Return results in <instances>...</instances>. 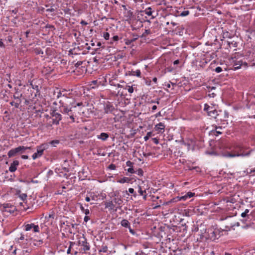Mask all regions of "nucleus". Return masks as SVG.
Instances as JSON below:
<instances>
[{"label":"nucleus","instance_id":"f257e3e1","mask_svg":"<svg viewBox=\"0 0 255 255\" xmlns=\"http://www.w3.org/2000/svg\"><path fill=\"white\" fill-rule=\"evenodd\" d=\"M57 98L60 99L59 103L60 105L59 107L60 112L64 115H66L69 117L73 122H75V118L73 114L72 108H76V106L71 105L69 108V104H72L70 101L72 99L64 95H62L61 92H58Z\"/></svg>","mask_w":255,"mask_h":255},{"label":"nucleus","instance_id":"f03ea898","mask_svg":"<svg viewBox=\"0 0 255 255\" xmlns=\"http://www.w3.org/2000/svg\"><path fill=\"white\" fill-rule=\"evenodd\" d=\"M245 147L243 146L240 145L238 147V151H236L234 153H232L229 152H223L221 151L219 153V154L223 156L227 157H234L237 156H247L250 154L251 152L254 150H249L248 151H245Z\"/></svg>","mask_w":255,"mask_h":255},{"label":"nucleus","instance_id":"7ed1b4c3","mask_svg":"<svg viewBox=\"0 0 255 255\" xmlns=\"http://www.w3.org/2000/svg\"><path fill=\"white\" fill-rule=\"evenodd\" d=\"M30 147L19 146L17 147L12 148L8 151L7 155L9 157H13L18 154H22L25 152V150L30 149Z\"/></svg>","mask_w":255,"mask_h":255},{"label":"nucleus","instance_id":"20e7f679","mask_svg":"<svg viewBox=\"0 0 255 255\" xmlns=\"http://www.w3.org/2000/svg\"><path fill=\"white\" fill-rule=\"evenodd\" d=\"M48 145L47 143L42 144L40 145L37 146V151L32 155V159L35 160V159L41 157L43 153V151L48 148Z\"/></svg>","mask_w":255,"mask_h":255},{"label":"nucleus","instance_id":"39448f33","mask_svg":"<svg viewBox=\"0 0 255 255\" xmlns=\"http://www.w3.org/2000/svg\"><path fill=\"white\" fill-rule=\"evenodd\" d=\"M232 63L234 70H237L242 67L246 68L247 66L246 62H243L242 60H239L238 59H233Z\"/></svg>","mask_w":255,"mask_h":255},{"label":"nucleus","instance_id":"423d86ee","mask_svg":"<svg viewBox=\"0 0 255 255\" xmlns=\"http://www.w3.org/2000/svg\"><path fill=\"white\" fill-rule=\"evenodd\" d=\"M50 115L53 117V124L58 125L59 124V122L62 119L61 115L57 113L56 110H53L50 113Z\"/></svg>","mask_w":255,"mask_h":255},{"label":"nucleus","instance_id":"0eeeda50","mask_svg":"<svg viewBox=\"0 0 255 255\" xmlns=\"http://www.w3.org/2000/svg\"><path fill=\"white\" fill-rule=\"evenodd\" d=\"M24 230L26 231L31 230L34 233H38L40 232L39 226L33 223L24 224Z\"/></svg>","mask_w":255,"mask_h":255},{"label":"nucleus","instance_id":"6e6552de","mask_svg":"<svg viewBox=\"0 0 255 255\" xmlns=\"http://www.w3.org/2000/svg\"><path fill=\"white\" fill-rule=\"evenodd\" d=\"M195 142V140L193 138H187L183 139L182 140V144L186 145L188 149L194 148Z\"/></svg>","mask_w":255,"mask_h":255},{"label":"nucleus","instance_id":"1a4fd4ad","mask_svg":"<svg viewBox=\"0 0 255 255\" xmlns=\"http://www.w3.org/2000/svg\"><path fill=\"white\" fill-rule=\"evenodd\" d=\"M78 244L79 246L82 247V251H83L84 253H86L90 250V245L87 243V240L84 237L82 238V239H81L79 241Z\"/></svg>","mask_w":255,"mask_h":255},{"label":"nucleus","instance_id":"9d476101","mask_svg":"<svg viewBox=\"0 0 255 255\" xmlns=\"http://www.w3.org/2000/svg\"><path fill=\"white\" fill-rule=\"evenodd\" d=\"M19 165V161L18 160H14L10 164L9 167V171L10 172H15L16 169L18 165Z\"/></svg>","mask_w":255,"mask_h":255},{"label":"nucleus","instance_id":"9b49d317","mask_svg":"<svg viewBox=\"0 0 255 255\" xmlns=\"http://www.w3.org/2000/svg\"><path fill=\"white\" fill-rule=\"evenodd\" d=\"M165 125L162 123H159L155 126V130L158 132L162 133L164 131Z\"/></svg>","mask_w":255,"mask_h":255},{"label":"nucleus","instance_id":"f8f14e48","mask_svg":"<svg viewBox=\"0 0 255 255\" xmlns=\"http://www.w3.org/2000/svg\"><path fill=\"white\" fill-rule=\"evenodd\" d=\"M109 136V134L105 132H102L100 135L97 136L98 139H101L103 141L106 140Z\"/></svg>","mask_w":255,"mask_h":255},{"label":"nucleus","instance_id":"ddd939ff","mask_svg":"<svg viewBox=\"0 0 255 255\" xmlns=\"http://www.w3.org/2000/svg\"><path fill=\"white\" fill-rule=\"evenodd\" d=\"M30 85L33 89L36 90V93L35 94V97H36L37 95H39L40 91H39V86L35 84H33L32 83H31L30 84Z\"/></svg>","mask_w":255,"mask_h":255},{"label":"nucleus","instance_id":"4468645a","mask_svg":"<svg viewBox=\"0 0 255 255\" xmlns=\"http://www.w3.org/2000/svg\"><path fill=\"white\" fill-rule=\"evenodd\" d=\"M214 110V107H211L207 104H205L204 106V110L207 113V114L209 113L210 111H212Z\"/></svg>","mask_w":255,"mask_h":255},{"label":"nucleus","instance_id":"2eb2a0df","mask_svg":"<svg viewBox=\"0 0 255 255\" xmlns=\"http://www.w3.org/2000/svg\"><path fill=\"white\" fill-rule=\"evenodd\" d=\"M121 224L123 227L125 228H129L130 227L129 222L126 219L122 220Z\"/></svg>","mask_w":255,"mask_h":255},{"label":"nucleus","instance_id":"dca6fc26","mask_svg":"<svg viewBox=\"0 0 255 255\" xmlns=\"http://www.w3.org/2000/svg\"><path fill=\"white\" fill-rule=\"evenodd\" d=\"M208 115L211 118H216L217 116H218V111L214 109L212 111H210Z\"/></svg>","mask_w":255,"mask_h":255},{"label":"nucleus","instance_id":"f3484780","mask_svg":"<svg viewBox=\"0 0 255 255\" xmlns=\"http://www.w3.org/2000/svg\"><path fill=\"white\" fill-rule=\"evenodd\" d=\"M130 179L127 177H124L118 181V182L120 183H129Z\"/></svg>","mask_w":255,"mask_h":255},{"label":"nucleus","instance_id":"a211bd4d","mask_svg":"<svg viewBox=\"0 0 255 255\" xmlns=\"http://www.w3.org/2000/svg\"><path fill=\"white\" fill-rule=\"evenodd\" d=\"M114 202L118 205L122 204L123 201L121 197H117L114 199Z\"/></svg>","mask_w":255,"mask_h":255},{"label":"nucleus","instance_id":"6ab92c4d","mask_svg":"<svg viewBox=\"0 0 255 255\" xmlns=\"http://www.w3.org/2000/svg\"><path fill=\"white\" fill-rule=\"evenodd\" d=\"M144 13L148 16H151L152 15V13L153 11L152 10V8L151 7H148L144 9L143 11Z\"/></svg>","mask_w":255,"mask_h":255},{"label":"nucleus","instance_id":"aec40b11","mask_svg":"<svg viewBox=\"0 0 255 255\" xmlns=\"http://www.w3.org/2000/svg\"><path fill=\"white\" fill-rule=\"evenodd\" d=\"M18 197L20 199V200L23 202L26 201L27 200V196L25 193L19 194Z\"/></svg>","mask_w":255,"mask_h":255},{"label":"nucleus","instance_id":"412c9836","mask_svg":"<svg viewBox=\"0 0 255 255\" xmlns=\"http://www.w3.org/2000/svg\"><path fill=\"white\" fill-rule=\"evenodd\" d=\"M131 75L132 76H136L138 77H140V75H141L140 70L139 69H137L135 71H131Z\"/></svg>","mask_w":255,"mask_h":255},{"label":"nucleus","instance_id":"4be33fe9","mask_svg":"<svg viewBox=\"0 0 255 255\" xmlns=\"http://www.w3.org/2000/svg\"><path fill=\"white\" fill-rule=\"evenodd\" d=\"M241 217L244 218L243 220H241L242 222L246 223V222L247 221V219L249 218L247 214H246V213L243 212L241 214Z\"/></svg>","mask_w":255,"mask_h":255},{"label":"nucleus","instance_id":"5701e85b","mask_svg":"<svg viewBox=\"0 0 255 255\" xmlns=\"http://www.w3.org/2000/svg\"><path fill=\"white\" fill-rule=\"evenodd\" d=\"M152 132H151V131L148 132L146 133V135L144 136V137H143L144 140L145 141H147L149 139V137L152 136Z\"/></svg>","mask_w":255,"mask_h":255},{"label":"nucleus","instance_id":"b1692460","mask_svg":"<svg viewBox=\"0 0 255 255\" xmlns=\"http://www.w3.org/2000/svg\"><path fill=\"white\" fill-rule=\"evenodd\" d=\"M126 88H127L126 89L128 90V92L129 93L131 94V93H132L133 92L134 90H133V88L132 87V86H130L126 85Z\"/></svg>","mask_w":255,"mask_h":255},{"label":"nucleus","instance_id":"393cba45","mask_svg":"<svg viewBox=\"0 0 255 255\" xmlns=\"http://www.w3.org/2000/svg\"><path fill=\"white\" fill-rule=\"evenodd\" d=\"M189 14V10H184L182 11L180 14L179 15L181 16H187Z\"/></svg>","mask_w":255,"mask_h":255},{"label":"nucleus","instance_id":"a878e982","mask_svg":"<svg viewBox=\"0 0 255 255\" xmlns=\"http://www.w3.org/2000/svg\"><path fill=\"white\" fill-rule=\"evenodd\" d=\"M119 40V37L118 36V35H115L114 36L112 39H111V44H113L114 43V42H117L118 41V40Z\"/></svg>","mask_w":255,"mask_h":255},{"label":"nucleus","instance_id":"bb28decb","mask_svg":"<svg viewBox=\"0 0 255 255\" xmlns=\"http://www.w3.org/2000/svg\"><path fill=\"white\" fill-rule=\"evenodd\" d=\"M255 172V169L253 170H250V171L249 172L248 170L247 171H244L243 173L242 174L243 176L247 175L248 174H251L252 172Z\"/></svg>","mask_w":255,"mask_h":255},{"label":"nucleus","instance_id":"cd10ccee","mask_svg":"<svg viewBox=\"0 0 255 255\" xmlns=\"http://www.w3.org/2000/svg\"><path fill=\"white\" fill-rule=\"evenodd\" d=\"M49 143L53 145V146H56V144H58L59 143V140H53L51 141Z\"/></svg>","mask_w":255,"mask_h":255},{"label":"nucleus","instance_id":"c85d7f7f","mask_svg":"<svg viewBox=\"0 0 255 255\" xmlns=\"http://www.w3.org/2000/svg\"><path fill=\"white\" fill-rule=\"evenodd\" d=\"M20 101H19L18 102H15L14 101H12L10 103V104L11 105V106H14L15 108H18L19 106V104H20Z\"/></svg>","mask_w":255,"mask_h":255},{"label":"nucleus","instance_id":"c756f323","mask_svg":"<svg viewBox=\"0 0 255 255\" xmlns=\"http://www.w3.org/2000/svg\"><path fill=\"white\" fill-rule=\"evenodd\" d=\"M134 173L139 176H142L143 174V172L141 169H138L137 171H135Z\"/></svg>","mask_w":255,"mask_h":255},{"label":"nucleus","instance_id":"7c9ffc66","mask_svg":"<svg viewBox=\"0 0 255 255\" xmlns=\"http://www.w3.org/2000/svg\"><path fill=\"white\" fill-rule=\"evenodd\" d=\"M103 36L106 40H108L110 38V34L108 32H104Z\"/></svg>","mask_w":255,"mask_h":255},{"label":"nucleus","instance_id":"2f4dec72","mask_svg":"<svg viewBox=\"0 0 255 255\" xmlns=\"http://www.w3.org/2000/svg\"><path fill=\"white\" fill-rule=\"evenodd\" d=\"M138 192L139 193L140 195L142 196V195H143V193H145V191L142 190L141 189V187L140 186H139Z\"/></svg>","mask_w":255,"mask_h":255},{"label":"nucleus","instance_id":"473e14b6","mask_svg":"<svg viewBox=\"0 0 255 255\" xmlns=\"http://www.w3.org/2000/svg\"><path fill=\"white\" fill-rule=\"evenodd\" d=\"M150 33V30L149 29H145L144 32L143 33L142 36L145 37Z\"/></svg>","mask_w":255,"mask_h":255},{"label":"nucleus","instance_id":"72a5a7b5","mask_svg":"<svg viewBox=\"0 0 255 255\" xmlns=\"http://www.w3.org/2000/svg\"><path fill=\"white\" fill-rule=\"evenodd\" d=\"M35 243H34V245L36 246H40L43 243V241L41 240H35Z\"/></svg>","mask_w":255,"mask_h":255},{"label":"nucleus","instance_id":"f704fd0d","mask_svg":"<svg viewBox=\"0 0 255 255\" xmlns=\"http://www.w3.org/2000/svg\"><path fill=\"white\" fill-rule=\"evenodd\" d=\"M194 194H195L194 193H192V192H188V193H187L186 194V195L187 196V198L188 199L194 196Z\"/></svg>","mask_w":255,"mask_h":255},{"label":"nucleus","instance_id":"c9c22d12","mask_svg":"<svg viewBox=\"0 0 255 255\" xmlns=\"http://www.w3.org/2000/svg\"><path fill=\"white\" fill-rule=\"evenodd\" d=\"M128 192L131 193V194H132L135 197L136 196V194H135V192H134V190L133 188H129L128 189Z\"/></svg>","mask_w":255,"mask_h":255},{"label":"nucleus","instance_id":"e433bc0d","mask_svg":"<svg viewBox=\"0 0 255 255\" xmlns=\"http://www.w3.org/2000/svg\"><path fill=\"white\" fill-rule=\"evenodd\" d=\"M128 172L130 173H134L135 172L134 170L132 168V167H129L127 169Z\"/></svg>","mask_w":255,"mask_h":255},{"label":"nucleus","instance_id":"4c0bfd02","mask_svg":"<svg viewBox=\"0 0 255 255\" xmlns=\"http://www.w3.org/2000/svg\"><path fill=\"white\" fill-rule=\"evenodd\" d=\"M188 199V198H187V196H186V194L185 195H184V196H181V197H179V200L185 201V200H186Z\"/></svg>","mask_w":255,"mask_h":255},{"label":"nucleus","instance_id":"58836bf2","mask_svg":"<svg viewBox=\"0 0 255 255\" xmlns=\"http://www.w3.org/2000/svg\"><path fill=\"white\" fill-rule=\"evenodd\" d=\"M215 71L217 73H220V72H221L222 71V68L221 67H217L215 69Z\"/></svg>","mask_w":255,"mask_h":255},{"label":"nucleus","instance_id":"ea45409f","mask_svg":"<svg viewBox=\"0 0 255 255\" xmlns=\"http://www.w3.org/2000/svg\"><path fill=\"white\" fill-rule=\"evenodd\" d=\"M234 226V225H231L230 226H226L225 229L223 230L226 231H230L231 230V228H233Z\"/></svg>","mask_w":255,"mask_h":255},{"label":"nucleus","instance_id":"a19ab883","mask_svg":"<svg viewBox=\"0 0 255 255\" xmlns=\"http://www.w3.org/2000/svg\"><path fill=\"white\" fill-rule=\"evenodd\" d=\"M73 244V243L72 242H70V247H69V248L68 249L67 251V253L68 254H70V253H71V248L72 247V245Z\"/></svg>","mask_w":255,"mask_h":255},{"label":"nucleus","instance_id":"79ce46f5","mask_svg":"<svg viewBox=\"0 0 255 255\" xmlns=\"http://www.w3.org/2000/svg\"><path fill=\"white\" fill-rule=\"evenodd\" d=\"M114 86L117 87L118 88H123L125 89H127V88H126V86L125 87L124 85H121L120 84H117V85H114Z\"/></svg>","mask_w":255,"mask_h":255},{"label":"nucleus","instance_id":"37998d69","mask_svg":"<svg viewBox=\"0 0 255 255\" xmlns=\"http://www.w3.org/2000/svg\"><path fill=\"white\" fill-rule=\"evenodd\" d=\"M128 229H129V232H130V234H131L132 235H136V233H135V232L133 230L131 229V228H130V227L128 228Z\"/></svg>","mask_w":255,"mask_h":255},{"label":"nucleus","instance_id":"c03bdc74","mask_svg":"<svg viewBox=\"0 0 255 255\" xmlns=\"http://www.w3.org/2000/svg\"><path fill=\"white\" fill-rule=\"evenodd\" d=\"M132 162H131V161H128L127 162H126V165L128 166H129V167H132Z\"/></svg>","mask_w":255,"mask_h":255},{"label":"nucleus","instance_id":"a18cd8bd","mask_svg":"<svg viewBox=\"0 0 255 255\" xmlns=\"http://www.w3.org/2000/svg\"><path fill=\"white\" fill-rule=\"evenodd\" d=\"M46 11L47 12H53L55 11V9L53 8H47L46 10Z\"/></svg>","mask_w":255,"mask_h":255},{"label":"nucleus","instance_id":"49530a36","mask_svg":"<svg viewBox=\"0 0 255 255\" xmlns=\"http://www.w3.org/2000/svg\"><path fill=\"white\" fill-rule=\"evenodd\" d=\"M90 220V218L89 216H85L84 218V222H85L86 223L89 220Z\"/></svg>","mask_w":255,"mask_h":255},{"label":"nucleus","instance_id":"de8ad7c7","mask_svg":"<svg viewBox=\"0 0 255 255\" xmlns=\"http://www.w3.org/2000/svg\"><path fill=\"white\" fill-rule=\"evenodd\" d=\"M109 168L111 169L114 170L116 168V166L114 164H111L109 165Z\"/></svg>","mask_w":255,"mask_h":255},{"label":"nucleus","instance_id":"09e8293b","mask_svg":"<svg viewBox=\"0 0 255 255\" xmlns=\"http://www.w3.org/2000/svg\"><path fill=\"white\" fill-rule=\"evenodd\" d=\"M87 216V215L89 214H90V211L89 209H86L85 210H84V211L83 212Z\"/></svg>","mask_w":255,"mask_h":255},{"label":"nucleus","instance_id":"8fccbe9b","mask_svg":"<svg viewBox=\"0 0 255 255\" xmlns=\"http://www.w3.org/2000/svg\"><path fill=\"white\" fill-rule=\"evenodd\" d=\"M0 47H3V48L5 47V45L1 39L0 40Z\"/></svg>","mask_w":255,"mask_h":255},{"label":"nucleus","instance_id":"3c124183","mask_svg":"<svg viewBox=\"0 0 255 255\" xmlns=\"http://www.w3.org/2000/svg\"><path fill=\"white\" fill-rule=\"evenodd\" d=\"M21 158L23 159H27L28 158V156L26 155H22L21 156Z\"/></svg>","mask_w":255,"mask_h":255},{"label":"nucleus","instance_id":"603ef678","mask_svg":"<svg viewBox=\"0 0 255 255\" xmlns=\"http://www.w3.org/2000/svg\"><path fill=\"white\" fill-rule=\"evenodd\" d=\"M80 209L82 212L86 210L82 204H80Z\"/></svg>","mask_w":255,"mask_h":255},{"label":"nucleus","instance_id":"864d4df0","mask_svg":"<svg viewBox=\"0 0 255 255\" xmlns=\"http://www.w3.org/2000/svg\"><path fill=\"white\" fill-rule=\"evenodd\" d=\"M80 23L82 24V25H87L88 23L87 22H86L84 20H82L80 22Z\"/></svg>","mask_w":255,"mask_h":255},{"label":"nucleus","instance_id":"5fc2aeb1","mask_svg":"<svg viewBox=\"0 0 255 255\" xmlns=\"http://www.w3.org/2000/svg\"><path fill=\"white\" fill-rule=\"evenodd\" d=\"M153 142H154L155 144H158V139H157V138H154L153 139Z\"/></svg>","mask_w":255,"mask_h":255},{"label":"nucleus","instance_id":"6e6d98bb","mask_svg":"<svg viewBox=\"0 0 255 255\" xmlns=\"http://www.w3.org/2000/svg\"><path fill=\"white\" fill-rule=\"evenodd\" d=\"M228 117V113L226 111H225L224 112V118H227Z\"/></svg>","mask_w":255,"mask_h":255},{"label":"nucleus","instance_id":"4d7b16f0","mask_svg":"<svg viewBox=\"0 0 255 255\" xmlns=\"http://www.w3.org/2000/svg\"><path fill=\"white\" fill-rule=\"evenodd\" d=\"M75 106H76H76H78V107L83 106V103H82V102L78 103H77V105H75Z\"/></svg>","mask_w":255,"mask_h":255},{"label":"nucleus","instance_id":"13d9d810","mask_svg":"<svg viewBox=\"0 0 255 255\" xmlns=\"http://www.w3.org/2000/svg\"><path fill=\"white\" fill-rule=\"evenodd\" d=\"M85 200L87 201V202H89L90 200H91V198L89 196H87L85 198Z\"/></svg>","mask_w":255,"mask_h":255},{"label":"nucleus","instance_id":"bf43d9fd","mask_svg":"<svg viewBox=\"0 0 255 255\" xmlns=\"http://www.w3.org/2000/svg\"><path fill=\"white\" fill-rule=\"evenodd\" d=\"M24 239V236L23 235H21L20 238H19V240H23Z\"/></svg>","mask_w":255,"mask_h":255},{"label":"nucleus","instance_id":"052dcab7","mask_svg":"<svg viewBox=\"0 0 255 255\" xmlns=\"http://www.w3.org/2000/svg\"><path fill=\"white\" fill-rule=\"evenodd\" d=\"M179 60H176L174 61L173 64L174 65H177V64H179Z\"/></svg>","mask_w":255,"mask_h":255},{"label":"nucleus","instance_id":"680f3d73","mask_svg":"<svg viewBox=\"0 0 255 255\" xmlns=\"http://www.w3.org/2000/svg\"><path fill=\"white\" fill-rule=\"evenodd\" d=\"M30 182L33 183H37L38 182L37 180H34L33 179H32Z\"/></svg>","mask_w":255,"mask_h":255},{"label":"nucleus","instance_id":"e2e57ef3","mask_svg":"<svg viewBox=\"0 0 255 255\" xmlns=\"http://www.w3.org/2000/svg\"><path fill=\"white\" fill-rule=\"evenodd\" d=\"M157 109V106L155 105H154L152 107V111H155Z\"/></svg>","mask_w":255,"mask_h":255},{"label":"nucleus","instance_id":"0e129e2a","mask_svg":"<svg viewBox=\"0 0 255 255\" xmlns=\"http://www.w3.org/2000/svg\"><path fill=\"white\" fill-rule=\"evenodd\" d=\"M161 116V112H159L158 113H157L156 115H155V117H158L159 116Z\"/></svg>","mask_w":255,"mask_h":255},{"label":"nucleus","instance_id":"69168bd1","mask_svg":"<svg viewBox=\"0 0 255 255\" xmlns=\"http://www.w3.org/2000/svg\"><path fill=\"white\" fill-rule=\"evenodd\" d=\"M49 217L50 218H54V215L53 214H49Z\"/></svg>","mask_w":255,"mask_h":255},{"label":"nucleus","instance_id":"338daca9","mask_svg":"<svg viewBox=\"0 0 255 255\" xmlns=\"http://www.w3.org/2000/svg\"><path fill=\"white\" fill-rule=\"evenodd\" d=\"M244 212L246 213V214H247L248 216V213L249 212V210L246 209Z\"/></svg>","mask_w":255,"mask_h":255},{"label":"nucleus","instance_id":"774afa93","mask_svg":"<svg viewBox=\"0 0 255 255\" xmlns=\"http://www.w3.org/2000/svg\"><path fill=\"white\" fill-rule=\"evenodd\" d=\"M153 80V81L154 83H156L157 82V78H156V77H154V78H153V80Z\"/></svg>","mask_w":255,"mask_h":255}]
</instances>
